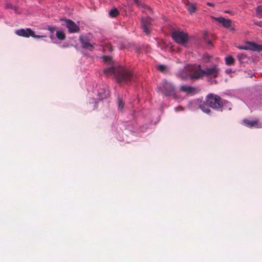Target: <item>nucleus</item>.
Here are the masks:
<instances>
[{
  "label": "nucleus",
  "instance_id": "f257e3e1",
  "mask_svg": "<svg viewBox=\"0 0 262 262\" xmlns=\"http://www.w3.org/2000/svg\"><path fill=\"white\" fill-rule=\"evenodd\" d=\"M227 102V101L223 100L217 95L210 93L205 98V102L200 105L201 110L206 113L210 114L211 110L209 107L215 110L222 111L224 104Z\"/></svg>",
  "mask_w": 262,
  "mask_h": 262
},
{
  "label": "nucleus",
  "instance_id": "f03ea898",
  "mask_svg": "<svg viewBox=\"0 0 262 262\" xmlns=\"http://www.w3.org/2000/svg\"><path fill=\"white\" fill-rule=\"evenodd\" d=\"M103 72L106 76L113 74L119 83L127 84L134 79L133 73L120 66L110 67L104 69Z\"/></svg>",
  "mask_w": 262,
  "mask_h": 262
},
{
  "label": "nucleus",
  "instance_id": "7ed1b4c3",
  "mask_svg": "<svg viewBox=\"0 0 262 262\" xmlns=\"http://www.w3.org/2000/svg\"><path fill=\"white\" fill-rule=\"evenodd\" d=\"M188 70L193 72L190 75V78L191 80H196L204 77V71L201 69V65H190L188 66Z\"/></svg>",
  "mask_w": 262,
  "mask_h": 262
},
{
  "label": "nucleus",
  "instance_id": "20e7f679",
  "mask_svg": "<svg viewBox=\"0 0 262 262\" xmlns=\"http://www.w3.org/2000/svg\"><path fill=\"white\" fill-rule=\"evenodd\" d=\"M162 93L165 96H176V90L174 86L166 80L162 81V86L161 88Z\"/></svg>",
  "mask_w": 262,
  "mask_h": 262
},
{
  "label": "nucleus",
  "instance_id": "39448f33",
  "mask_svg": "<svg viewBox=\"0 0 262 262\" xmlns=\"http://www.w3.org/2000/svg\"><path fill=\"white\" fill-rule=\"evenodd\" d=\"M171 37L179 44L184 45L188 40V36L186 33L180 31H174L171 33Z\"/></svg>",
  "mask_w": 262,
  "mask_h": 262
},
{
  "label": "nucleus",
  "instance_id": "423d86ee",
  "mask_svg": "<svg viewBox=\"0 0 262 262\" xmlns=\"http://www.w3.org/2000/svg\"><path fill=\"white\" fill-rule=\"evenodd\" d=\"M15 34L18 36H23L24 37H29L30 36H31L35 38H40L45 37V36L35 35L34 32L30 28L17 30L15 31Z\"/></svg>",
  "mask_w": 262,
  "mask_h": 262
},
{
  "label": "nucleus",
  "instance_id": "0eeeda50",
  "mask_svg": "<svg viewBox=\"0 0 262 262\" xmlns=\"http://www.w3.org/2000/svg\"><path fill=\"white\" fill-rule=\"evenodd\" d=\"M204 71V75L211 78H215L219 75L220 69L216 65L207 68Z\"/></svg>",
  "mask_w": 262,
  "mask_h": 262
},
{
  "label": "nucleus",
  "instance_id": "6e6552de",
  "mask_svg": "<svg viewBox=\"0 0 262 262\" xmlns=\"http://www.w3.org/2000/svg\"><path fill=\"white\" fill-rule=\"evenodd\" d=\"M141 27L146 35L150 34V28L151 25V18L149 17H144L141 19Z\"/></svg>",
  "mask_w": 262,
  "mask_h": 262
},
{
  "label": "nucleus",
  "instance_id": "1a4fd4ad",
  "mask_svg": "<svg viewBox=\"0 0 262 262\" xmlns=\"http://www.w3.org/2000/svg\"><path fill=\"white\" fill-rule=\"evenodd\" d=\"M246 50H252L254 51H262V46L253 42H247L246 45L240 48Z\"/></svg>",
  "mask_w": 262,
  "mask_h": 262
},
{
  "label": "nucleus",
  "instance_id": "9d476101",
  "mask_svg": "<svg viewBox=\"0 0 262 262\" xmlns=\"http://www.w3.org/2000/svg\"><path fill=\"white\" fill-rule=\"evenodd\" d=\"M64 21L70 33H74L79 32V27L73 21L70 19H64Z\"/></svg>",
  "mask_w": 262,
  "mask_h": 262
},
{
  "label": "nucleus",
  "instance_id": "9b49d317",
  "mask_svg": "<svg viewBox=\"0 0 262 262\" xmlns=\"http://www.w3.org/2000/svg\"><path fill=\"white\" fill-rule=\"evenodd\" d=\"M243 124L248 127L261 128L262 123L259 122L258 120H250L249 119H244Z\"/></svg>",
  "mask_w": 262,
  "mask_h": 262
},
{
  "label": "nucleus",
  "instance_id": "f8f14e48",
  "mask_svg": "<svg viewBox=\"0 0 262 262\" xmlns=\"http://www.w3.org/2000/svg\"><path fill=\"white\" fill-rule=\"evenodd\" d=\"M180 90L187 95H192L196 93V89L193 86L183 85L180 87Z\"/></svg>",
  "mask_w": 262,
  "mask_h": 262
},
{
  "label": "nucleus",
  "instance_id": "ddd939ff",
  "mask_svg": "<svg viewBox=\"0 0 262 262\" xmlns=\"http://www.w3.org/2000/svg\"><path fill=\"white\" fill-rule=\"evenodd\" d=\"M79 41L81 42L83 48L88 49L90 50H92L93 49V45L89 43V40L87 37L80 36L79 37Z\"/></svg>",
  "mask_w": 262,
  "mask_h": 262
},
{
  "label": "nucleus",
  "instance_id": "4468645a",
  "mask_svg": "<svg viewBox=\"0 0 262 262\" xmlns=\"http://www.w3.org/2000/svg\"><path fill=\"white\" fill-rule=\"evenodd\" d=\"M214 19L222 24L226 28H229L231 26V21L230 19H226L223 17H216L214 18Z\"/></svg>",
  "mask_w": 262,
  "mask_h": 262
},
{
  "label": "nucleus",
  "instance_id": "2eb2a0df",
  "mask_svg": "<svg viewBox=\"0 0 262 262\" xmlns=\"http://www.w3.org/2000/svg\"><path fill=\"white\" fill-rule=\"evenodd\" d=\"M187 9L190 14L195 12L196 10V5L194 4H190L187 5Z\"/></svg>",
  "mask_w": 262,
  "mask_h": 262
},
{
  "label": "nucleus",
  "instance_id": "dca6fc26",
  "mask_svg": "<svg viewBox=\"0 0 262 262\" xmlns=\"http://www.w3.org/2000/svg\"><path fill=\"white\" fill-rule=\"evenodd\" d=\"M57 38L61 40H63L66 38L65 33L61 31H57L56 33Z\"/></svg>",
  "mask_w": 262,
  "mask_h": 262
},
{
  "label": "nucleus",
  "instance_id": "f3484780",
  "mask_svg": "<svg viewBox=\"0 0 262 262\" xmlns=\"http://www.w3.org/2000/svg\"><path fill=\"white\" fill-rule=\"evenodd\" d=\"M117 104L118 110L120 111H122L124 103L122 99L119 97L118 98Z\"/></svg>",
  "mask_w": 262,
  "mask_h": 262
},
{
  "label": "nucleus",
  "instance_id": "a211bd4d",
  "mask_svg": "<svg viewBox=\"0 0 262 262\" xmlns=\"http://www.w3.org/2000/svg\"><path fill=\"white\" fill-rule=\"evenodd\" d=\"M119 13L117 8H114L110 10L109 15L112 17H115L119 15Z\"/></svg>",
  "mask_w": 262,
  "mask_h": 262
},
{
  "label": "nucleus",
  "instance_id": "6ab92c4d",
  "mask_svg": "<svg viewBox=\"0 0 262 262\" xmlns=\"http://www.w3.org/2000/svg\"><path fill=\"white\" fill-rule=\"evenodd\" d=\"M226 63L228 66H231L233 64L234 59L232 56H228L225 58Z\"/></svg>",
  "mask_w": 262,
  "mask_h": 262
},
{
  "label": "nucleus",
  "instance_id": "aec40b11",
  "mask_svg": "<svg viewBox=\"0 0 262 262\" xmlns=\"http://www.w3.org/2000/svg\"><path fill=\"white\" fill-rule=\"evenodd\" d=\"M256 11L257 17L262 18V6H258L256 8Z\"/></svg>",
  "mask_w": 262,
  "mask_h": 262
},
{
  "label": "nucleus",
  "instance_id": "412c9836",
  "mask_svg": "<svg viewBox=\"0 0 262 262\" xmlns=\"http://www.w3.org/2000/svg\"><path fill=\"white\" fill-rule=\"evenodd\" d=\"M134 3L137 5L138 7H142V8H146V6L142 3L140 0H134Z\"/></svg>",
  "mask_w": 262,
  "mask_h": 262
},
{
  "label": "nucleus",
  "instance_id": "4be33fe9",
  "mask_svg": "<svg viewBox=\"0 0 262 262\" xmlns=\"http://www.w3.org/2000/svg\"><path fill=\"white\" fill-rule=\"evenodd\" d=\"M134 3L137 5L138 7H142V8H146V6L142 3L140 0H134Z\"/></svg>",
  "mask_w": 262,
  "mask_h": 262
},
{
  "label": "nucleus",
  "instance_id": "5701e85b",
  "mask_svg": "<svg viewBox=\"0 0 262 262\" xmlns=\"http://www.w3.org/2000/svg\"><path fill=\"white\" fill-rule=\"evenodd\" d=\"M134 3L137 5L138 7H142V8H146V6L142 3L140 0H134Z\"/></svg>",
  "mask_w": 262,
  "mask_h": 262
},
{
  "label": "nucleus",
  "instance_id": "b1692460",
  "mask_svg": "<svg viewBox=\"0 0 262 262\" xmlns=\"http://www.w3.org/2000/svg\"><path fill=\"white\" fill-rule=\"evenodd\" d=\"M5 8L6 9H13L14 10V11L15 12L17 11V7H14L13 6L12 4L10 3H8V2H7L6 4H5Z\"/></svg>",
  "mask_w": 262,
  "mask_h": 262
},
{
  "label": "nucleus",
  "instance_id": "393cba45",
  "mask_svg": "<svg viewBox=\"0 0 262 262\" xmlns=\"http://www.w3.org/2000/svg\"><path fill=\"white\" fill-rule=\"evenodd\" d=\"M104 61L108 63H111L112 61V58L111 56H104L102 57Z\"/></svg>",
  "mask_w": 262,
  "mask_h": 262
},
{
  "label": "nucleus",
  "instance_id": "a878e982",
  "mask_svg": "<svg viewBox=\"0 0 262 262\" xmlns=\"http://www.w3.org/2000/svg\"><path fill=\"white\" fill-rule=\"evenodd\" d=\"M158 69L160 71V72H164L165 69H166V67L164 65H159L158 66Z\"/></svg>",
  "mask_w": 262,
  "mask_h": 262
},
{
  "label": "nucleus",
  "instance_id": "bb28decb",
  "mask_svg": "<svg viewBox=\"0 0 262 262\" xmlns=\"http://www.w3.org/2000/svg\"><path fill=\"white\" fill-rule=\"evenodd\" d=\"M47 29L51 33H53L56 30V27L54 26H49Z\"/></svg>",
  "mask_w": 262,
  "mask_h": 262
},
{
  "label": "nucleus",
  "instance_id": "cd10ccee",
  "mask_svg": "<svg viewBox=\"0 0 262 262\" xmlns=\"http://www.w3.org/2000/svg\"><path fill=\"white\" fill-rule=\"evenodd\" d=\"M237 58L238 60L242 62V61L246 58V56L243 54H240L237 55Z\"/></svg>",
  "mask_w": 262,
  "mask_h": 262
},
{
  "label": "nucleus",
  "instance_id": "c85d7f7f",
  "mask_svg": "<svg viewBox=\"0 0 262 262\" xmlns=\"http://www.w3.org/2000/svg\"><path fill=\"white\" fill-rule=\"evenodd\" d=\"M254 24L259 27H262V21H261L255 22Z\"/></svg>",
  "mask_w": 262,
  "mask_h": 262
},
{
  "label": "nucleus",
  "instance_id": "c756f323",
  "mask_svg": "<svg viewBox=\"0 0 262 262\" xmlns=\"http://www.w3.org/2000/svg\"><path fill=\"white\" fill-rule=\"evenodd\" d=\"M207 5L208 6H213V4L212 3H208Z\"/></svg>",
  "mask_w": 262,
  "mask_h": 262
},
{
  "label": "nucleus",
  "instance_id": "7c9ffc66",
  "mask_svg": "<svg viewBox=\"0 0 262 262\" xmlns=\"http://www.w3.org/2000/svg\"><path fill=\"white\" fill-rule=\"evenodd\" d=\"M109 51H113V49H112V47H110V48H109Z\"/></svg>",
  "mask_w": 262,
  "mask_h": 262
},
{
  "label": "nucleus",
  "instance_id": "2f4dec72",
  "mask_svg": "<svg viewBox=\"0 0 262 262\" xmlns=\"http://www.w3.org/2000/svg\"><path fill=\"white\" fill-rule=\"evenodd\" d=\"M207 58H208V60H209V57L208 56H207Z\"/></svg>",
  "mask_w": 262,
  "mask_h": 262
}]
</instances>
